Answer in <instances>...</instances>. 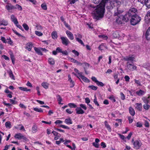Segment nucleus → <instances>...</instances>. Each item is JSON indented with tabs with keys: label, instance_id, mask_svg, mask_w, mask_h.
Instances as JSON below:
<instances>
[{
	"label": "nucleus",
	"instance_id": "43",
	"mask_svg": "<svg viewBox=\"0 0 150 150\" xmlns=\"http://www.w3.org/2000/svg\"><path fill=\"white\" fill-rule=\"evenodd\" d=\"M23 26L24 29L26 30H29V28L28 25L25 23H23Z\"/></svg>",
	"mask_w": 150,
	"mask_h": 150
},
{
	"label": "nucleus",
	"instance_id": "39",
	"mask_svg": "<svg viewBox=\"0 0 150 150\" xmlns=\"http://www.w3.org/2000/svg\"><path fill=\"white\" fill-rule=\"evenodd\" d=\"M41 8L45 10L47 9V6L45 3L42 4L41 5Z\"/></svg>",
	"mask_w": 150,
	"mask_h": 150
},
{
	"label": "nucleus",
	"instance_id": "19",
	"mask_svg": "<svg viewBox=\"0 0 150 150\" xmlns=\"http://www.w3.org/2000/svg\"><path fill=\"white\" fill-rule=\"evenodd\" d=\"M79 77L81 78L83 81L85 82L89 83L90 82L89 80L88 79L84 76L82 75V74Z\"/></svg>",
	"mask_w": 150,
	"mask_h": 150
},
{
	"label": "nucleus",
	"instance_id": "59",
	"mask_svg": "<svg viewBox=\"0 0 150 150\" xmlns=\"http://www.w3.org/2000/svg\"><path fill=\"white\" fill-rule=\"evenodd\" d=\"M93 145L95 147L98 148L99 147V144L98 143L94 142L92 143Z\"/></svg>",
	"mask_w": 150,
	"mask_h": 150
},
{
	"label": "nucleus",
	"instance_id": "31",
	"mask_svg": "<svg viewBox=\"0 0 150 150\" xmlns=\"http://www.w3.org/2000/svg\"><path fill=\"white\" fill-rule=\"evenodd\" d=\"M8 74L9 75L10 77L12 79H14V77L12 71L11 70H9L8 71Z\"/></svg>",
	"mask_w": 150,
	"mask_h": 150
},
{
	"label": "nucleus",
	"instance_id": "9",
	"mask_svg": "<svg viewBox=\"0 0 150 150\" xmlns=\"http://www.w3.org/2000/svg\"><path fill=\"white\" fill-rule=\"evenodd\" d=\"M14 137L18 139H25V137L20 133L16 134L14 136Z\"/></svg>",
	"mask_w": 150,
	"mask_h": 150
},
{
	"label": "nucleus",
	"instance_id": "55",
	"mask_svg": "<svg viewBox=\"0 0 150 150\" xmlns=\"http://www.w3.org/2000/svg\"><path fill=\"white\" fill-rule=\"evenodd\" d=\"M35 34L37 35L38 36H41L43 35L42 33L41 32L38 31H35Z\"/></svg>",
	"mask_w": 150,
	"mask_h": 150
},
{
	"label": "nucleus",
	"instance_id": "17",
	"mask_svg": "<svg viewBox=\"0 0 150 150\" xmlns=\"http://www.w3.org/2000/svg\"><path fill=\"white\" fill-rule=\"evenodd\" d=\"M62 50L59 47H58L57 48L55 51H54L52 52L53 54L55 55L57 53H61Z\"/></svg>",
	"mask_w": 150,
	"mask_h": 150
},
{
	"label": "nucleus",
	"instance_id": "60",
	"mask_svg": "<svg viewBox=\"0 0 150 150\" xmlns=\"http://www.w3.org/2000/svg\"><path fill=\"white\" fill-rule=\"evenodd\" d=\"M3 103L5 105L9 107L11 105V104L10 103H6L5 101H4Z\"/></svg>",
	"mask_w": 150,
	"mask_h": 150
},
{
	"label": "nucleus",
	"instance_id": "32",
	"mask_svg": "<svg viewBox=\"0 0 150 150\" xmlns=\"http://www.w3.org/2000/svg\"><path fill=\"white\" fill-rule=\"evenodd\" d=\"M49 63L51 65H53L54 64V59L52 58H50L48 60Z\"/></svg>",
	"mask_w": 150,
	"mask_h": 150
},
{
	"label": "nucleus",
	"instance_id": "28",
	"mask_svg": "<svg viewBox=\"0 0 150 150\" xmlns=\"http://www.w3.org/2000/svg\"><path fill=\"white\" fill-rule=\"evenodd\" d=\"M145 4L148 8H150V0H145Z\"/></svg>",
	"mask_w": 150,
	"mask_h": 150
},
{
	"label": "nucleus",
	"instance_id": "34",
	"mask_svg": "<svg viewBox=\"0 0 150 150\" xmlns=\"http://www.w3.org/2000/svg\"><path fill=\"white\" fill-rule=\"evenodd\" d=\"M107 47H105L104 44H102L98 47V49L100 50H103L105 49H106Z\"/></svg>",
	"mask_w": 150,
	"mask_h": 150
},
{
	"label": "nucleus",
	"instance_id": "36",
	"mask_svg": "<svg viewBox=\"0 0 150 150\" xmlns=\"http://www.w3.org/2000/svg\"><path fill=\"white\" fill-rule=\"evenodd\" d=\"M142 99L143 102L146 104H148L149 103V100L148 99V98L143 97L142 98Z\"/></svg>",
	"mask_w": 150,
	"mask_h": 150
},
{
	"label": "nucleus",
	"instance_id": "49",
	"mask_svg": "<svg viewBox=\"0 0 150 150\" xmlns=\"http://www.w3.org/2000/svg\"><path fill=\"white\" fill-rule=\"evenodd\" d=\"M127 61H134V57H129L125 59Z\"/></svg>",
	"mask_w": 150,
	"mask_h": 150
},
{
	"label": "nucleus",
	"instance_id": "54",
	"mask_svg": "<svg viewBox=\"0 0 150 150\" xmlns=\"http://www.w3.org/2000/svg\"><path fill=\"white\" fill-rule=\"evenodd\" d=\"M118 135L120 137L121 139L123 140L124 141H125V139H126V138L124 135H122L120 134H118Z\"/></svg>",
	"mask_w": 150,
	"mask_h": 150
},
{
	"label": "nucleus",
	"instance_id": "22",
	"mask_svg": "<svg viewBox=\"0 0 150 150\" xmlns=\"http://www.w3.org/2000/svg\"><path fill=\"white\" fill-rule=\"evenodd\" d=\"M57 98L58 101V103L59 104L63 105V104L61 103L62 101V99L60 95H57Z\"/></svg>",
	"mask_w": 150,
	"mask_h": 150
},
{
	"label": "nucleus",
	"instance_id": "46",
	"mask_svg": "<svg viewBox=\"0 0 150 150\" xmlns=\"http://www.w3.org/2000/svg\"><path fill=\"white\" fill-rule=\"evenodd\" d=\"M2 22V25L4 26H6L8 24V22L7 21H6L4 19L1 21Z\"/></svg>",
	"mask_w": 150,
	"mask_h": 150
},
{
	"label": "nucleus",
	"instance_id": "45",
	"mask_svg": "<svg viewBox=\"0 0 150 150\" xmlns=\"http://www.w3.org/2000/svg\"><path fill=\"white\" fill-rule=\"evenodd\" d=\"M5 125L6 127H8L9 128H11V122L9 121L6 122L5 123Z\"/></svg>",
	"mask_w": 150,
	"mask_h": 150
},
{
	"label": "nucleus",
	"instance_id": "61",
	"mask_svg": "<svg viewBox=\"0 0 150 150\" xmlns=\"http://www.w3.org/2000/svg\"><path fill=\"white\" fill-rule=\"evenodd\" d=\"M124 78L125 79V80L126 81H127V82H129V81L130 78L128 76H127V75L125 76L124 77Z\"/></svg>",
	"mask_w": 150,
	"mask_h": 150
},
{
	"label": "nucleus",
	"instance_id": "53",
	"mask_svg": "<svg viewBox=\"0 0 150 150\" xmlns=\"http://www.w3.org/2000/svg\"><path fill=\"white\" fill-rule=\"evenodd\" d=\"M64 24L65 26L69 30H71V28L69 25L67 23L66 21H64Z\"/></svg>",
	"mask_w": 150,
	"mask_h": 150
},
{
	"label": "nucleus",
	"instance_id": "57",
	"mask_svg": "<svg viewBox=\"0 0 150 150\" xmlns=\"http://www.w3.org/2000/svg\"><path fill=\"white\" fill-rule=\"evenodd\" d=\"M63 123V121H62L57 120H56L54 122L55 124L56 125L58 124H61Z\"/></svg>",
	"mask_w": 150,
	"mask_h": 150
},
{
	"label": "nucleus",
	"instance_id": "7",
	"mask_svg": "<svg viewBox=\"0 0 150 150\" xmlns=\"http://www.w3.org/2000/svg\"><path fill=\"white\" fill-rule=\"evenodd\" d=\"M129 62H128L127 63V67L128 69L130 71H133L136 69L137 67L135 66H134L133 65L129 64Z\"/></svg>",
	"mask_w": 150,
	"mask_h": 150
},
{
	"label": "nucleus",
	"instance_id": "41",
	"mask_svg": "<svg viewBox=\"0 0 150 150\" xmlns=\"http://www.w3.org/2000/svg\"><path fill=\"white\" fill-rule=\"evenodd\" d=\"M150 107V106L147 104H146L143 105L144 108L146 110H148Z\"/></svg>",
	"mask_w": 150,
	"mask_h": 150
},
{
	"label": "nucleus",
	"instance_id": "29",
	"mask_svg": "<svg viewBox=\"0 0 150 150\" xmlns=\"http://www.w3.org/2000/svg\"><path fill=\"white\" fill-rule=\"evenodd\" d=\"M33 110L36 112H43L42 108H38L37 107L34 108H33Z\"/></svg>",
	"mask_w": 150,
	"mask_h": 150
},
{
	"label": "nucleus",
	"instance_id": "23",
	"mask_svg": "<svg viewBox=\"0 0 150 150\" xmlns=\"http://www.w3.org/2000/svg\"><path fill=\"white\" fill-rule=\"evenodd\" d=\"M145 93V92L140 90L139 91H136V93L139 96H141L144 95Z\"/></svg>",
	"mask_w": 150,
	"mask_h": 150
},
{
	"label": "nucleus",
	"instance_id": "25",
	"mask_svg": "<svg viewBox=\"0 0 150 150\" xmlns=\"http://www.w3.org/2000/svg\"><path fill=\"white\" fill-rule=\"evenodd\" d=\"M105 125V127L107 128L108 130L110 132L111 130V128L110 127V126L108 124L107 121H105L104 122Z\"/></svg>",
	"mask_w": 150,
	"mask_h": 150
},
{
	"label": "nucleus",
	"instance_id": "38",
	"mask_svg": "<svg viewBox=\"0 0 150 150\" xmlns=\"http://www.w3.org/2000/svg\"><path fill=\"white\" fill-rule=\"evenodd\" d=\"M116 21L117 23L119 24H122V21L120 17H119L117 18L116 20Z\"/></svg>",
	"mask_w": 150,
	"mask_h": 150
},
{
	"label": "nucleus",
	"instance_id": "58",
	"mask_svg": "<svg viewBox=\"0 0 150 150\" xmlns=\"http://www.w3.org/2000/svg\"><path fill=\"white\" fill-rule=\"evenodd\" d=\"M134 82L135 83L137 84V86H140L141 85V82L139 80L135 79Z\"/></svg>",
	"mask_w": 150,
	"mask_h": 150
},
{
	"label": "nucleus",
	"instance_id": "18",
	"mask_svg": "<svg viewBox=\"0 0 150 150\" xmlns=\"http://www.w3.org/2000/svg\"><path fill=\"white\" fill-rule=\"evenodd\" d=\"M129 113L130 115L132 116H134L135 114V112L134 109L132 107H129Z\"/></svg>",
	"mask_w": 150,
	"mask_h": 150
},
{
	"label": "nucleus",
	"instance_id": "50",
	"mask_svg": "<svg viewBox=\"0 0 150 150\" xmlns=\"http://www.w3.org/2000/svg\"><path fill=\"white\" fill-rule=\"evenodd\" d=\"M89 64L86 63H83V66L84 67V69H86V68H87L89 67Z\"/></svg>",
	"mask_w": 150,
	"mask_h": 150
},
{
	"label": "nucleus",
	"instance_id": "51",
	"mask_svg": "<svg viewBox=\"0 0 150 150\" xmlns=\"http://www.w3.org/2000/svg\"><path fill=\"white\" fill-rule=\"evenodd\" d=\"M36 28L37 30H40L42 29V26L39 24H37L36 25Z\"/></svg>",
	"mask_w": 150,
	"mask_h": 150
},
{
	"label": "nucleus",
	"instance_id": "30",
	"mask_svg": "<svg viewBox=\"0 0 150 150\" xmlns=\"http://www.w3.org/2000/svg\"><path fill=\"white\" fill-rule=\"evenodd\" d=\"M52 36L54 39L57 38V33L56 32H53L52 33Z\"/></svg>",
	"mask_w": 150,
	"mask_h": 150
},
{
	"label": "nucleus",
	"instance_id": "15",
	"mask_svg": "<svg viewBox=\"0 0 150 150\" xmlns=\"http://www.w3.org/2000/svg\"><path fill=\"white\" fill-rule=\"evenodd\" d=\"M146 38L147 40H150V27L148 28L146 32Z\"/></svg>",
	"mask_w": 150,
	"mask_h": 150
},
{
	"label": "nucleus",
	"instance_id": "27",
	"mask_svg": "<svg viewBox=\"0 0 150 150\" xmlns=\"http://www.w3.org/2000/svg\"><path fill=\"white\" fill-rule=\"evenodd\" d=\"M18 88L20 90L24 91H30V89H28L26 87H19Z\"/></svg>",
	"mask_w": 150,
	"mask_h": 150
},
{
	"label": "nucleus",
	"instance_id": "20",
	"mask_svg": "<svg viewBox=\"0 0 150 150\" xmlns=\"http://www.w3.org/2000/svg\"><path fill=\"white\" fill-rule=\"evenodd\" d=\"M34 50H35L36 53H38V54L42 55V53L41 52V48H38L36 47H34Z\"/></svg>",
	"mask_w": 150,
	"mask_h": 150
},
{
	"label": "nucleus",
	"instance_id": "47",
	"mask_svg": "<svg viewBox=\"0 0 150 150\" xmlns=\"http://www.w3.org/2000/svg\"><path fill=\"white\" fill-rule=\"evenodd\" d=\"M81 108L83 109L84 110H86L87 109V107L85 105L83 104H80L79 105Z\"/></svg>",
	"mask_w": 150,
	"mask_h": 150
},
{
	"label": "nucleus",
	"instance_id": "63",
	"mask_svg": "<svg viewBox=\"0 0 150 150\" xmlns=\"http://www.w3.org/2000/svg\"><path fill=\"white\" fill-rule=\"evenodd\" d=\"M72 52L74 53L76 56H78L79 55V53L75 50H73Z\"/></svg>",
	"mask_w": 150,
	"mask_h": 150
},
{
	"label": "nucleus",
	"instance_id": "8",
	"mask_svg": "<svg viewBox=\"0 0 150 150\" xmlns=\"http://www.w3.org/2000/svg\"><path fill=\"white\" fill-rule=\"evenodd\" d=\"M8 5L6 6V8L8 11H9L11 10L15 9V6L12 5L11 4L7 3Z\"/></svg>",
	"mask_w": 150,
	"mask_h": 150
},
{
	"label": "nucleus",
	"instance_id": "52",
	"mask_svg": "<svg viewBox=\"0 0 150 150\" xmlns=\"http://www.w3.org/2000/svg\"><path fill=\"white\" fill-rule=\"evenodd\" d=\"M15 7V9L17 8L20 11H21L22 10V8L21 6L18 4H16V7Z\"/></svg>",
	"mask_w": 150,
	"mask_h": 150
},
{
	"label": "nucleus",
	"instance_id": "2",
	"mask_svg": "<svg viewBox=\"0 0 150 150\" xmlns=\"http://www.w3.org/2000/svg\"><path fill=\"white\" fill-rule=\"evenodd\" d=\"M105 10V7L99 4L96 6V8L94 11V18L97 20H99L104 16Z\"/></svg>",
	"mask_w": 150,
	"mask_h": 150
},
{
	"label": "nucleus",
	"instance_id": "4",
	"mask_svg": "<svg viewBox=\"0 0 150 150\" xmlns=\"http://www.w3.org/2000/svg\"><path fill=\"white\" fill-rule=\"evenodd\" d=\"M91 79L92 81L96 83L98 86L103 87L104 86V83L101 81H98L96 77L93 76L91 77Z\"/></svg>",
	"mask_w": 150,
	"mask_h": 150
},
{
	"label": "nucleus",
	"instance_id": "24",
	"mask_svg": "<svg viewBox=\"0 0 150 150\" xmlns=\"http://www.w3.org/2000/svg\"><path fill=\"white\" fill-rule=\"evenodd\" d=\"M37 126L35 125H34L32 129V131L33 133H35L37 131Z\"/></svg>",
	"mask_w": 150,
	"mask_h": 150
},
{
	"label": "nucleus",
	"instance_id": "14",
	"mask_svg": "<svg viewBox=\"0 0 150 150\" xmlns=\"http://www.w3.org/2000/svg\"><path fill=\"white\" fill-rule=\"evenodd\" d=\"M111 1V0H102L99 4L105 7V4L110 3Z\"/></svg>",
	"mask_w": 150,
	"mask_h": 150
},
{
	"label": "nucleus",
	"instance_id": "26",
	"mask_svg": "<svg viewBox=\"0 0 150 150\" xmlns=\"http://www.w3.org/2000/svg\"><path fill=\"white\" fill-rule=\"evenodd\" d=\"M11 18L12 20V21L14 23L16 22L17 23V18L15 17V16L13 15H11Z\"/></svg>",
	"mask_w": 150,
	"mask_h": 150
},
{
	"label": "nucleus",
	"instance_id": "40",
	"mask_svg": "<svg viewBox=\"0 0 150 150\" xmlns=\"http://www.w3.org/2000/svg\"><path fill=\"white\" fill-rule=\"evenodd\" d=\"M42 86L45 88H48V84L46 83H42Z\"/></svg>",
	"mask_w": 150,
	"mask_h": 150
},
{
	"label": "nucleus",
	"instance_id": "1",
	"mask_svg": "<svg viewBox=\"0 0 150 150\" xmlns=\"http://www.w3.org/2000/svg\"><path fill=\"white\" fill-rule=\"evenodd\" d=\"M137 11V9L134 8H131L122 17V20L126 22L130 19L131 24L133 25H136L139 23L141 19V17L136 13Z\"/></svg>",
	"mask_w": 150,
	"mask_h": 150
},
{
	"label": "nucleus",
	"instance_id": "33",
	"mask_svg": "<svg viewBox=\"0 0 150 150\" xmlns=\"http://www.w3.org/2000/svg\"><path fill=\"white\" fill-rule=\"evenodd\" d=\"M68 105L71 108H76L77 105L74 103H70L68 104Z\"/></svg>",
	"mask_w": 150,
	"mask_h": 150
},
{
	"label": "nucleus",
	"instance_id": "42",
	"mask_svg": "<svg viewBox=\"0 0 150 150\" xmlns=\"http://www.w3.org/2000/svg\"><path fill=\"white\" fill-rule=\"evenodd\" d=\"M88 88L95 91L98 88V87L97 86H95L93 85L89 86H88Z\"/></svg>",
	"mask_w": 150,
	"mask_h": 150
},
{
	"label": "nucleus",
	"instance_id": "35",
	"mask_svg": "<svg viewBox=\"0 0 150 150\" xmlns=\"http://www.w3.org/2000/svg\"><path fill=\"white\" fill-rule=\"evenodd\" d=\"M76 40L82 45L83 46H85V45L83 42L80 39H79V38H76Z\"/></svg>",
	"mask_w": 150,
	"mask_h": 150
},
{
	"label": "nucleus",
	"instance_id": "21",
	"mask_svg": "<svg viewBox=\"0 0 150 150\" xmlns=\"http://www.w3.org/2000/svg\"><path fill=\"white\" fill-rule=\"evenodd\" d=\"M64 122L67 125H70L72 124V122L70 118L66 119L64 121Z\"/></svg>",
	"mask_w": 150,
	"mask_h": 150
},
{
	"label": "nucleus",
	"instance_id": "10",
	"mask_svg": "<svg viewBox=\"0 0 150 150\" xmlns=\"http://www.w3.org/2000/svg\"><path fill=\"white\" fill-rule=\"evenodd\" d=\"M74 71L76 74H75L74 72H73V74L74 75L76 76L77 78H79V76L80 77V75L82 74V73L81 72H80L76 68L74 69Z\"/></svg>",
	"mask_w": 150,
	"mask_h": 150
},
{
	"label": "nucleus",
	"instance_id": "44",
	"mask_svg": "<svg viewBox=\"0 0 150 150\" xmlns=\"http://www.w3.org/2000/svg\"><path fill=\"white\" fill-rule=\"evenodd\" d=\"M109 98L112 100L113 103L115 102L116 101V100L115 99L114 96L113 95L110 96Z\"/></svg>",
	"mask_w": 150,
	"mask_h": 150
},
{
	"label": "nucleus",
	"instance_id": "5",
	"mask_svg": "<svg viewBox=\"0 0 150 150\" xmlns=\"http://www.w3.org/2000/svg\"><path fill=\"white\" fill-rule=\"evenodd\" d=\"M61 39L63 44L66 46L67 45L70 43L68 39L66 37H61Z\"/></svg>",
	"mask_w": 150,
	"mask_h": 150
},
{
	"label": "nucleus",
	"instance_id": "62",
	"mask_svg": "<svg viewBox=\"0 0 150 150\" xmlns=\"http://www.w3.org/2000/svg\"><path fill=\"white\" fill-rule=\"evenodd\" d=\"M66 112L69 114H71L73 112V111H71V109H67L66 110Z\"/></svg>",
	"mask_w": 150,
	"mask_h": 150
},
{
	"label": "nucleus",
	"instance_id": "11",
	"mask_svg": "<svg viewBox=\"0 0 150 150\" xmlns=\"http://www.w3.org/2000/svg\"><path fill=\"white\" fill-rule=\"evenodd\" d=\"M75 110L77 114H83L84 113V111L80 107H76Z\"/></svg>",
	"mask_w": 150,
	"mask_h": 150
},
{
	"label": "nucleus",
	"instance_id": "12",
	"mask_svg": "<svg viewBox=\"0 0 150 150\" xmlns=\"http://www.w3.org/2000/svg\"><path fill=\"white\" fill-rule=\"evenodd\" d=\"M135 108L139 111H141L142 109V105L141 103H136Z\"/></svg>",
	"mask_w": 150,
	"mask_h": 150
},
{
	"label": "nucleus",
	"instance_id": "16",
	"mask_svg": "<svg viewBox=\"0 0 150 150\" xmlns=\"http://www.w3.org/2000/svg\"><path fill=\"white\" fill-rule=\"evenodd\" d=\"M33 47V45L31 42L27 43L26 45L25 48L28 51H30Z\"/></svg>",
	"mask_w": 150,
	"mask_h": 150
},
{
	"label": "nucleus",
	"instance_id": "3",
	"mask_svg": "<svg viewBox=\"0 0 150 150\" xmlns=\"http://www.w3.org/2000/svg\"><path fill=\"white\" fill-rule=\"evenodd\" d=\"M132 142L133 143L134 148L136 149H139L142 145V144L140 140H136L134 141V139H132Z\"/></svg>",
	"mask_w": 150,
	"mask_h": 150
},
{
	"label": "nucleus",
	"instance_id": "13",
	"mask_svg": "<svg viewBox=\"0 0 150 150\" xmlns=\"http://www.w3.org/2000/svg\"><path fill=\"white\" fill-rule=\"evenodd\" d=\"M66 33L68 37L71 40H73L74 39V38L73 34L70 31L67 30L66 31Z\"/></svg>",
	"mask_w": 150,
	"mask_h": 150
},
{
	"label": "nucleus",
	"instance_id": "48",
	"mask_svg": "<svg viewBox=\"0 0 150 150\" xmlns=\"http://www.w3.org/2000/svg\"><path fill=\"white\" fill-rule=\"evenodd\" d=\"M121 99L122 100H124L125 99V95L122 92L120 93Z\"/></svg>",
	"mask_w": 150,
	"mask_h": 150
},
{
	"label": "nucleus",
	"instance_id": "56",
	"mask_svg": "<svg viewBox=\"0 0 150 150\" xmlns=\"http://www.w3.org/2000/svg\"><path fill=\"white\" fill-rule=\"evenodd\" d=\"M59 127H62V128L66 129H69V128L67 126H66L64 125H59Z\"/></svg>",
	"mask_w": 150,
	"mask_h": 150
},
{
	"label": "nucleus",
	"instance_id": "64",
	"mask_svg": "<svg viewBox=\"0 0 150 150\" xmlns=\"http://www.w3.org/2000/svg\"><path fill=\"white\" fill-rule=\"evenodd\" d=\"M136 126L137 127H142V124L140 122H137L136 123Z\"/></svg>",
	"mask_w": 150,
	"mask_h": 150
},
{
	"label": "nucleus",
	"instance_id": "6",
	"mask_svg": "<svg viewBox=\"0 0 150 150\" xmlns=\"http://www.w3.org/2000/svg\"><path fill=\"white\" fill-rule=\"evenodd\" d=\"M68 60L70 61L73 62L74 63H76L77 64L80 65H83V63H81L80 62L77 61V60L74 59L73 58L71 57H68Z\"/></svg>",
	"mask_w": 150,
	"mask_h": 150
},
{
	"label": "nucleus",
	"instance_id": "37",
	"mask_svg": "<svg viewBox=\"0 0 150 150\" xmlns=\"http://www.w3.org/2000/svg\"><path fill=\"white\" fill-rule=\"evenodd\" d=\"M94 97L95 98L93 100V102L96 105H97L98 106H99V105L98 103V101H97V99L96 97V95H95L94 96Z\"/></svg>",
	"mask_w": 150,
	"mask_h": 150
}]
</instances>
